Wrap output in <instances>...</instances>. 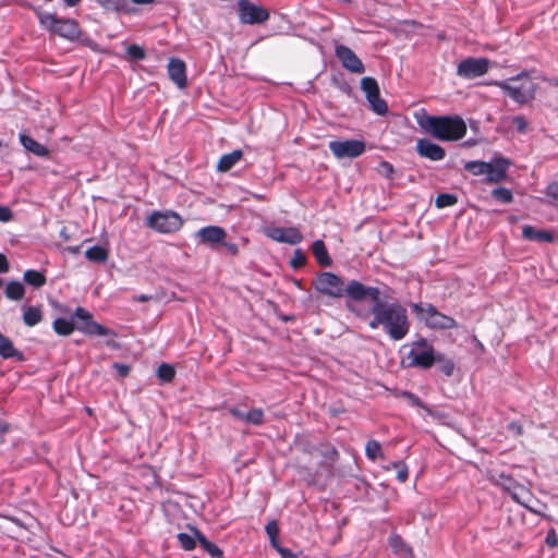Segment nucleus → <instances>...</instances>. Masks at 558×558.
Wrapping results in <instances>:
<instances>
[{"label":"nucleus","mask_w":558,"mask_h":558,"mask_svg":"<svg viewBox=\"0 0 558 558\" xmlns=\"http://www.w3.org/2000/svg\"><path fill=\"white\" fill-rule=\"evenodd\" d=\"M369 327H381L396 341L402 340L410 330L407 310L399 303H385L378 300L372 307Z\"/></svg>","instance_id":"1"},{"label":"nucleus","mask_w":558,"mask_h":558,"mask_svg":"<svg viewBox=\"0 0 558 558\" xmlns=\"http://www.w3.org/2000/svg\"><path fill=\"white\" fill-rule=\"evenodd\" d=\"M418 126L427 134L442 142H456L466 134V124L459 116H428L425 111L416 112Z\"/></svg>","instance_id":"2"},{"label":"nucleus","mask_w":558,"mask_h":558,"mask_svg":"<svg viewBox=\"0 0 558 558\" xmlns=\"http://www.w3.org/2000/svg\"><path fill=\"white\" fill-rule=\"evenodd\" d=\"M492 85L498 86L519 105H524L535 97L536 85L526 72H522L505 81H495Z\"/></svg>","instance_id":"3"},{"label":"nucleus","mask_w":558,"mask_h":558,"mask_svg":"<svg viewBox=\"0 0 558 558\" xmlns=\"http://www.w3.org/2000/svg\"><path fill=\"white\" fill-rule=\"evenodd\" d=\"M36 15L43 28L62 38L74 40L81 34L78 23L73 19H59L56 14L41 10H36Z\"/></svg>","instance_id":"4"},{"label":"nucleus","mask_w":558,"mask_h":558,"mask_svg":"<svg viewBox=\"0 0 558 558\" xmlns=\"http://www.w3.org/2000/svg\"><path fill=\"white\" fill-rule=\"evenodd\" d=\"M417 318L433 329H451L456 327V320L440 312L430 304H413Z\"/></svg>","instance_id":"5"},{"label":"nucleus","mask_w":558,"mask_h":558,"mask_svg":"<svg viewBox=\"0 0 558 558\" xmlns=\"http://www.w3.org/2000/svg\"><path fill=\"white\" fill-rule=\"evenodd\" d=\"M146 225L159 233H171L181 229L183 220L174 211H154L147 217Z\"/></svg>","instance_id":"6"},{"label":"nucleus","mask_w":558,"mask_h":558,"mask_svg":"<svg viewBox=\"0 0 558 558\" xmlns=\"http://www.w3.org/2000/svg\"><path fill=\"white\" fill-rule=\"evenodd\" d=\"M435 351L425 339H420L411 344L407 360L410 366L429 368L435 363Z\"/></svg>","instance_id":"7"},{"label":"nucleus","mask_w":558,"mask_h":558,"mask_svg":"<svg viewBox=\"0 0 558 558\" xmlns=\"http://www.w3.org/2000/svg\"><path fill=\"white\" fill-rule=\"evenodd\" d=\"M361 89L364 92L369 107L375 113L384 116L388 112L387 102L380 97L379 86L375 78L369 76L363 77L361 80Z\"/></svg>","instance_id":"8"},{"label":"nucleus","mask_w":558,"mask_h":558,"mask_svg":"<svg viewBox=\"0 0 558 558\" xmlns=\"http://www.w3.org/2000/svg\"><path fill=\"white\" fill-rule=\"evenodd\" d=\"M315 289L330 298H341L344 294V283L342 279L332 272H322L314 282Z\"/></svg>","instance_id":"9"},{"label":"nucleus","mask_w":558,"mask_h":558,"mask_svg":"<svg viewBox=\"0 0 558 558\" xmlns=\"http://www.w3.org/2000/svg\"><path fill=\"white\" fill-rule=\"evenodd\" d=\"M328 147L337 159L356 158L365 151V143L360 140L331 141Z\"/></svg>","instance_id":"10"},{"label":"nucleus","mask_w":558,"mask_h":558,"mask_svg":"<svg viewBox=\"0 0 558 558\" xmlns=\"http://www.w3.org/2000/svg\"><path fill=\"white\" fill-rule=\"evenodd\" d=\"M238 12L239 19L243 24H258L269 17V13L265 8L256 5L250 0H239Z\"/></svg>","instance_id":"11"},{"label":"nucleus","mask_w":558,"mask_h":558,"mask_svg":"<svg viewBox=\"0 0 558 558\" xmlns=\"http://www.w3.org/2000/svg\"><path fill=\"white\" fill-rule=\"evenodd\" d=\"M489 60L486 58H468L461 61L457 68V74L465 80L480 77L487 73Z\"/></svg>","instance_id":"12"},{"label":"nucleus","mask_w":558,"mask_h":558,"mask_svg":"<svg viewBox=\"0 0 558 558\" xmlns=\"http://www.w3.org/2000/svg\"><path fill=\"white\" fill-rule=\"evenodd\" d=\"M263 232L267 238L278 243L295 245L303 240V235L296 227L267 226L263 229Z\"/></svg>","instance_id":"13"},{"label":"nucleus","mask_w":558,"mask_h":558,"mask_svg":"<svg viewBox=\"0 0 558 558\" xmlns=\"http://www.w3.org/2000/svg\"><path fill=\"white\" fill-rule=\"evenodd\" d=\"M500 477L502 480L501 485L510 493L512 499L518 504L532 509L534 498L531 492L523 485L513 482L510 477L504 475Z\"/></svg>","instance_id":"14"},{"label":"nucleus","mask_w":558,"mask_h":558,"mask_svg":"<svg viewBox=\"0 0 558 558\" xmlns=\"http://www.w3.org/2000/svg\"><path fill=\"white\" fill-rule=\"evenodd\" d=\"M335 52L336 57L339 59L345 70L356 74H361L365 71L361 59L349 47L339 45L336 47Z\"/></svg>","instance_id":"15"},{"label":"nucleus","mask_w":558,"mask_h":558,"mask_svg":"<svg viewBox=\"0 0 558 558\" xmlns=\"http://www.w3.org/2000/svg\"><path fill=\"white\" fill-rule=\"evenodd\" d=\"M344 293L354 301H361L367 296L375 303L379 300V290L377 288L365 287L359 281L352 280L344 287Z\"/></svg>","instance_id":"16"},{"label":"nucleus","mask_w":558,"mask_h":558,"mask_svg":"<svg viewBox=\"0 0 558 558\" xmlns=\"http://www.w3.org/2000/svg\"><path fill=\"white\" fill-rule=\"evenodd\" d=\"M74 316L85 323L84 326L78 327L81 331L88 335L108 336L111 331L105 326L92 320V315L83 307H77Z\"/></svg>","instance_id":"17"},{"label":"nucleus","mask_w":558,"mask_h":558,"mask_svg":"<svg viewBox=\"0 0 558 558\" xmlns=\"http://www.w3.org/2000/svg\"><path fill=\"white\" fill-rule=\"evenodd\" d=\"M416 151L421 157L432 161H440L446 156L445 149L428 138L417 140Z\"/></svg>","instance_id":"18"},{"label":"nucleus","mask_w":558,"mask_h":558,"mask_svg":"<svg viewBox=\"0 0 558 558\" xmlns=\"http://www.w3.org/2000/svg\"><path fill=\"white\" fill-rule=\"evenodd\" d=\"M196 236L202 243L209 244L211 246L221 244L227 238V232L223 228L218 226H207L201 228L196 232Z\"/></svg>","instance_id":"19"},{"label":"nucleus","mask_w":558,"mask_h":558,"mask_svg":"<svg viewBox=\"0 0 558 558\" xmlns=\"http://www.w3.org/2000/svg\"><path fill=\"white\" fill-rule=\"evenodd\" d=\"M168 74L171 81L179 87L184 88L187 84L186 66L184 61L178 58L170 59L168 63Z\"/></svg>","instance_id":"20"},{"label":"nucleus","mask_w":558,"mask_h":558,"mask_svg":"<svg viewBox=\"0 0 558 558\" xmlns=\"http://www.w3.org/2000/svg\"><path fill=\"white\" fill-rule=\"evenodd\" d=\"M508 161L504 158L496 159L494 162H487L485 175L489 182H500L506 178Z\"/></svg>","instance_id":"21"},{"label":"nucleus","mask_w":558,"mask_h":558,"mask_svg":"<svg viewBox=\"0 0 558 558\" xmlns=\"http://www.w3.org/2000/svg\"><path fill=\"white\" fill-rule=\"evenodd\" d=\"M522 236L529 241L536 242H548L551 243L554 241V235L550 231L547 230H536L532 226H524L522 228Z\"/></svg>","instance_id":"22"},{"label":"nucleus","mask_w":558,"mask_h":558,"mask_svg":"<svg viewBox=\"0 0 558 558\" xmlns=\"http://www.w3.org/2000/svg\"><path fill=\"white\" fill-rule=\"evenodd\" d=\"M97 2L108 11L117 13L133 14L135 9L130 5L129 0H97Z\"/></svg>","instance_id":"23"},{"label":"nucleus","mask_w":558,"mask_h":558,"mask_svg":"<svg viewBox=\"0 0 558 558\" xmlns=\"http://www.w3.org/2000/svg\"><path fill=\"white\" fill-rule=\"evenodd\" d=\"M20 142L26 150L36 156L46 157L49 154V150L44 145L26 134H20Z\"/></svg>","instance_id":"24"},{"label":"nucleus","mask_w":558,"mask_h":558,"mask_svg":"<svg viewBox=\"0 0 558 558\" xmlns=\"http://www.w3.org/2000/svg\"><path fill=\"white\" fill-rule=\"evenodd\" d=\"M23 322L26 326L33 327L39 324L43 319V312L40 306L23 305Z\"/></svg>","instance_id":"25"},{"label":"nucleus","mask_w":558,"mask_h":558,"mask_svg":"<svg viewBox=\"0 0 558 558\" xmlns=\"http://www.w3.org/2000/svg\"><path fill=\"white\" fill-rule=\"evenodd\" d=\"M243 156L242 150L236 149L230 154L221 156L218 161L217 170L220 172L229 171L234 165H236Z\"/></svg>","instance_id":"26"},{"label":"nucleus","mask_w":558,"mask_h":558,"mask_svg":"<svg viewBox=\"0 0 558 558\" xmlns=\"http://www.w3.org/2000/svg\"><path fill=\"white\" fill-rule=\"evenodd\" d=\"M389 545L393 553L400 558H412L411 548L403 542L399 535H391L389 537Z\"/></svg>","instance_id":"27"},{"label":"nucleus","mask_w":558,"mask_h":558,"mask_svg":"<svg viewBox=\"0 0 558 558\" xmlns=\"http://www.w3.org/2000/svg\"><path fill=\"white\" fill-rule=\"evenodd\" d=\"M85 257L93 263H105L109 257L108 248L99 245L92 246L85 251Z\"/></svg>","instance_id":"28"},{"label":"nucleus","mask_w":558,"mask_h":558,"mask_svg":"<svg viewBox=\"0 0 558 558\" xmlns=\"http://www.w3.org/2000/svg\"><path fill=\"white\" fill-rule=\"evenodd\" d=\"M312 251L320 265L329 266L331 264V258L327 252L325 243L322 240H317L313 243Z\"/></svg>","instance_id":"29"},{"label":"nucleus","mask_w":558,"mask_h":558,"mask_svg":"<svg viewBox=\"0 0 558 558\" xmlns=\"http://www.w3.org/2000/svg\"><path fill=\"white\" fill-rule=\"evenodd\" d=\"M0 355L3 359L22 357V354L14 348L12 341L0 332Z\"/></svg>","instance_id":"30"},{"label":"nucleus","mask_w":558,"mask_h":558,"mask_svg":"<svg viewBox=\"0 0 558 558\" xmlns=\"http://www.w3.org/2000/svg\"><path fill=\"white\" fill-rule=\"evenodd\" d=\"M25 293L24 286L19 281H10L5 287V296L13 301L22 300Z\"/></svg>","instance_id":"31"},{"label":"nucleus","mask_w":558,"mask_h":558,"mask_svg":"<svg viewBox=\"0 0 558 558\" xmlns=\"http://www.w3.org/2000/svg\"><path fill=\"white\" fill-rule=\"evenodd\" d=\"M518 133L525 134L529 131V121L523 116H513L505 119Z\"/></svg>","instance_id":"32"},{"label":"nucleus","mask_w":558,"mask_h":558,"mask_svg":"<svg viewBox=\"0 0 558 558\" xmlns=\"http://www.w3.org/2000/svg\"><path fill=\"white\" fill-rule=\"evenodd\" d=\"M435 362L438 364L440 372L446 376H451L453 374L454 363L451 359L446 357L444 354H436Z\"/></svg>","instance_id":"33"},{"label":"nucleus","mask_w":558,"mask_h":558,"mask_svg":"<svg viewBox=\"0 0 558 558\" xmlns=\"http://www.w3.org/2000/svg\"><path fill=\"white\" fill-rule=\"evenodd\" d=\"M53 330L61 336H69L74 330L72 320L65 318H57L53 322Z\"/></svg>","instance_id":"34"},{"label":"nucleus","mask_w":558,"mask_h":558,"mask_svg":"<svg viewBox=\"0 0 558 558\" xmlns=\"http://www.w3.org/2000/svg\"><path fill=\"white\" fill-rule=\"evenodd\" d=\"M24 280L26 283L36 288L44 286L46 282L45 276L37 270H26L24 272Z\"/></svg>","instance_id":"35"},{"label":"nucleus","mask_w":558,"mask_h":558,"mask_svg":"<svg viewBox=\"0 0 558 558\" xmlns=\"http://www.w3.org/2000/svg\"><path fill=\"white\" fill-rule=\"evenodd\" d=\"M465 170L473 175H483L487 171V162L485 161H469L464 165Z\"/></svg>","instance_id":"36"},{"label":"nucleus","mask_w":558,"mask_h":558,"mask_svg":"<svg viewBox=\"0 0 558 558\" xmlns=\"http://www.w3.org/2000/svg\"><path fill=\"white\" fill-rule=\"evenodd\" d=\"M199 543L202 547L213 557L215 558H221L222 551L216 546L214 543L209 542L206 537L203 535L198 536Z\"/></svg>","instance_id":"37"},{"label":"nucleus","mask_w":558,"mask_h":558,"mask_svg":"<svg viewBox=\"0 0 558 558\" xmlns=\"http://www.w3.org/2000/svg\"><path fill=\"white\" fill-rule=\"evenodd\" d=\"M367 458L376 460L381 457V446L377 440H368L365 447Z\"/></svg>","instance_id":"38"},{"label":"nucleus","mask_w":558,"mask_h":558,"mask_svg":"<svg viewBox=\"0 0 558 558\" xmlns=\"http://www.w3.org/2000/svg\"><path fill=\"white\" fill-rule=\"evenodd\" d=\"M457 196L452 194H439L436 197L435 204L438 208L449 207L453 206L457 203Z\"/></svg>","instance_id":"39"},{"label":"nucleus","mask_w":558,"mask_h":558,"mask_svg":"<svg viewBox=\"0 0 558 558\" xmlns=\"http://www.w3.org/2000/svg\"><path fill=\"white\" fill-rule=\"evenodd\" d=\"M174 374L173 367L169 364H161L157 371V375L162 381H170L174 377Z\"/></svg>","instance_id":"40"},{"label":"nucleus","mask_w":558,"mask_h":558,"mask_svg":"<svg viewBox=\"0 0 558 558\" xmlns=\"http://www.w3.org/2000/svg\"><path fill=\"white\" fill-rule=\"evenodd\" d=\"M264 413L260 409H252L245 414V422L252 423L254 425H259L263 423Z\"/></svg>","instance_id":"41"},{"label":"nucleus","mask_w":558,"mask_h":558,"mask_svg":"<svg viewBox=\"0 0 558 558\" xmlns=\"http://www.w3.org/2000/svg\"><path fill=\"white\" fill-rule=\"evenodd\" d=\"M493 196L501 203H510L512 201V193L505 187H498L493 191Z\"/></svg>","instance_id":"42"},{"label":"nucleus","mask_w":558,"mask_h":558,"mask_svg":"<svg viewBox=\"0 0 558 558\" xmlns=\"http://www.w3.org/2000/svg\"><path fill=\"white\" fill-rule=\"evenodd\" d=\"M390 465L391 468L397 469V480L404 483L409 475L407 465L402 462H392Z\"/></svg>","instance_id":"43"},{"label":"nucleus","mask_w":558,"mask_h":558,"mask_svg":"<svg viewBox=\"0 0 558 558\" xmlns=\"http://www.w3.org/2000/svg\"><path fill=\"white\" fill-rule=\"evenodd\" d=\"M128 56L133 60H142L145 57L144 49L137 45H131L126 48Z\"/></svg>","instance_id":"44"},{"label":"nucleus","mask_w":558,"mask_h":558,"mask_svg":"<svg viewBox=\"0 0 558 558\" xmlns=\"http://www.w3.org/2000/svg\"><path fill=\"white\" fill-rule=\"evenodd\" d=\"M178 538H179V542L181 544V546L186 549V550H191L195 547V541L192 536H190L189 534H185V533H180L178 535Z\"/></svg>","instance_id":"45"},{"label":"nucleus","mask_w":558,"mask_h":558,"mask_svg":"<svg viewBox=\"0 0 558 558\" xmlns=\"http://www.w3.org/2000/svg\"><path fill=\"white\" fill-rule=\"evenodd\" d=\"M12 219H13L12 210L7 206L0 205V222H9Z\"/></svg>","instance_id":"46"},{"label":"nucleus","mask_w":558,"mask_h":558,"mask_svg":"<svg viewBox=\"0 0 558 558\" xmlns=\"http://www.w3.org/2000/svg\"><path fill=\"white\" fill-rule=\"evenodd\" d=\"M266 533L268 534L269 538L278 537L279 527L276 521H270L266 525Z\"/></svg>","instance_id":"47"},{"label":"nucleus","mask_w":558,"mask_h":558,"mask_svg":"<svg viewBox=\"0 0 558 558\" xmlns=\"http://www.w3.org/2000/svg\"><path fill=\"white\" fill-rule=\"evenodd\" d=\"M546 194L550 198L558 201V182L549 184L547 186Z\"/></svg>","instance_id":"48"},{"label":"nucleus","mask_w":558,"mask_h":558,"mask_svg":"<svg viewBox=\"0 0 558 558\" xmlns=\"http://www.w3.org/2000/svg\"><path fill=\"white\" fill-rule=\"evenodd\" d=\"M113 368L118 372L121 377L128 376L130 367L125 364L114 363Z\"/></svg>","instance_id":"49"},{"label":"nucleus","mask_w":558,"mask_h":558,"mask_svg":"<svg viewBox=\"0 0 558 558\" xmlns=\"http://www.w3.org/2000/svg\"><path fill=\"white\" fill-rule=\"evenodd\" d=\"M221 244L226 247V250H227V252H228L229 254H231L232 256L238 255V253H239V248H238V245H236V244H234V243H228V242H225V241H223Z\"/></svg>","instance_id":"50"},{"label":"nucleus","mask_w":558,"mask_h":558,"mask_svg":"<svg viewBox=\"0 0 558 558\" xmlns=\"http://www.w3.org/2000/svg\"><path fill=\"white\" fill-rule=\"evenodd\" d=\"M9 270V263L7 257L0 253V274H4Z\"/></svg>","instance_id":"51"},{"label":"nucleus","mask_w":558,"mask_h":558,"mask_svg":"<svg viewBox=\"0 0 558 558\" xmlns=\"http://www.w3.org/2000/svg\"><path fill=\"white\" fill-rule=\"evenodd\" d=\"M304 263V256L301 254V252L296 251L294 258L292 259V265L294 267H298Z\"/></svg>","instance_id":"52"},{"label":"nucleus","mask_w":558,"mask_h":558,"mask_svg":"<svg viewBox=\"0 0 558 558\" xmlns=\"http://www.w3.org/2000/svg\"><path fill=\"white\" fill-rule=\"evenodd\" d=\"M278 553L280 554V556L282 558H294V554L288 548H284V547L278 548Z\"/></svg>","instance_id":"53"},{"label":"nucleus","mask_w":558,"mask_h":558,"mask_svg":"<svg viewBox=\"0 0 558 558\" xmlns=\"http://www.w3.org/2000/svg\"><path fill=\"white\" fill-rule=\"evenodd\" d=\"M230 413L238 420H241V421H244L245 422V414L246 412H243L241 410H238V409H232L230 410Z\"/></svg>","instance_id":"54"},{"label":"nucleus","mask_w":558,"mask_h":558,"mask_svg":"<svg viewBox=\"0 0 558 558\" xmlns=\"http://www.w3.org/2000/svg\"><path fill=\"white\" fill-rule=\"evenodd\" d=\"M404 397L409 400L412 405H421L420 399L412 393H404Z\"/></svg>","instance_id":"55"},{"label":"nucleus","mask_w":558,"mask_h":558,"mask_svg":"<svg viewBox=\"0 0 558 558\" xmlns=\"http://www.w3.org/2000/svg\"><path fill=\"white\" fill-rule=\"evenodd\" d=\"M153 296L151 295H147V294H141V295H136L133 298V300L135 302H147L149 300H151Z\"/></svg>","instance_id":"56"},{"label":"nucleus","mask_w":558,"mask_h":558,"mask_svg":"<svg viewBox=\"0 0 558 558\" xmlns=\"http://www.w3.org/2000/svg\"><path fill=\"white\" fill-rule=\"evenodd\" d=\"M380 167L388 173L392 172V166L389 162H381Z\"/></svg>","instance_id":"57"},{"label":"nucleus","mask_w":558,"mask_h":558,"mask_svg":"<svg viewBox=\"0 0 558 558\" xmlns=\"http://www.w3.org/2000/svg\"><path fill=\"white\" fill-rule=\"evenodd\" d=\"M135 4H151L155 2V0H131Z\"/></svg>","instance_id":"58"},{"label":"nucleus","mask_w":558,"mask_h":558,"mask_svg":"<svg viewBox=\"0 0 558 558\" xmlns=\"http://www.w3.org/2000/svg\"><path fill=\"white\" fill-rule=\"evenodd\" d=\"M269 539H270L271 546L278 551V548H281V546L279 545L277 537L269 538Z\"/></svg>","instance_id":"59"},{"label":"nucleus","mask_w":558,"mask_h":558,"mask_svg":"<svg viewBox=\"0 0 558 558\" xmlns=\"http://www.w3.org/2000/svg\"><path fill=\"white\" fill-rule=\"evenodd\" d=\"M81 0H64L65 4L69 7L76 5Z\"/></svg>","instance_id":"60"},{"label":"nucleus","mask_w":558,"mask_h":558,"mask_svg":"<svg viewBox=\"0 0 558 558\" xmlns=\"http://www.w3.org/2000/svg\"><path fill=\"white\" fill-rule=\"evenodd\" d=\"M253 196H254L256 199H263V196H262V195L254 194Z\"/></svg>","instance_id":"61"},{"label":"nucleus","mask_w":558,"mask_h":558,"mask_svg":"<svg viewBox=\"0 0 558 558\" xmlns=\"http://www.w3.org/2000/svg\"><path fill=\"white\" fill-rule=\"evenodd\" d=\"M70 251L73 252V253H77L78 252V247L71 248Z\"/></svg>","instance_id":"62"},{"label":"nucleus","mask_w":558,"mask_h":558,"mask_svg":"<svg viewBox=\"0 0 558 558\" xmlns=\"http://www.w3.org/2000/svg\"><path fill=\"white\" fill-rule=\"evenodd\" d=\"M553 85L558 86V80H554Z\"/></svg>","instance_id":"63"},{"label":"nucleus","mask_w":558,"mask_h":558,"mask_svg":"<svg viewBox=\"0 0 558 558\" xmlns=\"http://www.w3.org/2000/svg\"><path fill=\"white\" fill-rule=\"evenodd\" d=\"M547 542H551V545H555V541L553 542V538H547Z\"/></svg>","instance_id":"64"}]
</instances>
